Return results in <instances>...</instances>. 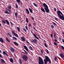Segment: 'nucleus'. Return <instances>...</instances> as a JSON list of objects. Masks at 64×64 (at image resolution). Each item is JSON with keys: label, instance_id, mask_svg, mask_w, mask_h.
I'll use <instances>...</instances> for the list:
<instances>
[{"label": "nucleus", "instance_id": "nucleus-1", "mask_svg": "<svg viewBox=\"0 0 64 64\" xmlns=\"http://www.w3.org/2000/svg\"><path fill=\"white\" fill-rule=\"evenodd\" d=\"M58 15L60 19L62 20H64V17L63 14L59 10L57 11Z\"/></svg>", "mask_w": 64, "mask_h": 64}, {"label": "nucleus", "instance_id": "nucleus-2", "mask_svg": "<svg viewBox=\"0 0 64 64\" xmlns=\"http://www.w3.org/2000/svg\"><path fill=\"white\" fill-rule=\"evenodd\" d=\"M45 59H44V63L45 64H47V62L49 61V63L51 64V62L50 59L48 57L46 56L45 57Z\"/></svg>", "mask_w": 64, "mask_h": 64}, {"label": "nucleus", "instance_id": "nucleus-3", "mask_svg": "<svg viewBox=\"0 0 64 64\" xmlns=\"http://www.w3.org/2000/svg\"><path fill=\"white\" fill-rule=\"evenodd\" d=\"M43 5L45 7L44 9L46 13H49V10L48 9V6L45 3H44L43 4Z\"/></svg>", "mask_w": 64, "mask_h": 64}, {"label": "nucleus", "instance_id": "nucleus-4", "mask_svg": "<svg viewBox=\"0 0 64 64\" xmlns=\"http://www.w3.org/2000/svg\"><path fill=\"white\" fill-rule=\"evenodd\" d=\"M38 64H44V62H43V59L41 58L40 56L39 57Z\"/></svg>", "mask_w": 64, "mask_h": 64}, {"label": "nucleus", "instance_id": "nucleus-5", "mask_svg": "<svg viewBox=\"0 0 64 64\" xmlns=\"http://www.w3.org/2000/svg\"><path fill=\"white\" fill-rule=\"evenodd\" d=\"M22 58L23 60H24V61H27V60H28V57L26 55H24L23 56H22Z\"/></svg>", "mask_w": 64, "mask_h": 64}, {"label": "nucleus", "instance_id": "nucleus-6", "mask_svg": "<svg viewBox=\"0 0 64 64\" xmlns=\"http://www.w3.org/2000/svg\"><path fill=\"white\" fill-rule=\"evenodd\" d=\"M5 13L7 14H10L11 13V11L8 9H6V11L5 12Z\"/></svg>", "mask_w": 64, "mask_h": 64}, {"label": "nucleus", "instance_id": "nucleus-7", "mask_svg": "<svg viewBox=\"0 0 64 64\" xmlns=\"http://www.w3.org/2000/svg\"><path fill=\"white\" fill-rule=\"evenodd\" d=\"M12 33L14 34V35L16 37H18V34H16L15 32H14V31H12Z\"/></svg>", "mask_w": 64, "mask_h": 64}, {"label": "nucleus", "instance_id": "nucleus-8", "mask_svg": "<svg viewBox=\"0 0 64 64\" xmlns=\"http://www.w3.org/2000/svg\"><path fill=\"white\" fill-rule=\"evenodd\" d=\"M10 50L12 51V53H14L15 51V49L12 47L10 48Z\"/></svg>", "mask_w": 64, "mask_h": 64}, {"label": "nucleus", "instance_id": "nucleus-9", "mask_svg": "<svg viewBox=\"0 0 64 64\" xmlns=\"http://www.w3.org/2000/svg\"><path fill=\"white\" fill-rule=\"evenodd\" d=\"M21 38L22 41H25V40H26L25 39V38L23 36L21 37Z\"/></svg>", "mask_w": 64, "mask_h": 64}, {"label": "nucleus", "instance_id": "nucleus-10", "mask_svg": "<svg viewBox=\"0 0 64 64\" xmlns=\"http://www.w3.org/2000/svg\"><path fill=\"white\" fill-rule=\"evenodd\" d=\"M33 35L34 36V37L35 38H36L37 39H38V40H39V38H38L37 37V36L36 35V34H33Z\"/></svg>", "mask_w": 64, "mask_h": 64}, {"label": "nucleus", "instance_id": "nucleus-11", "mask_svg": "<svg viewBox=\"0 0 64 64\" xmlns=\"http://www.w3.org/2000/svg\"><path fill=\"white\" fill-rule=\"evenodd\" d=\"M24 48L27 51H29V50H28V48H27V47L26 46H24Z\"/></svg>", "mask_w": 64, "mask_h": 64}, {"label": "nucleus", "instance_id": "nucleus-12", "mask_svg": "<svg viewBox=\"0 0 64 64\" xmlns=\"http://www.w3.org/2000/svg\"><path fill=\"white\" fill-rule=\"evenodd\" d=\"M24 52H25V53L24 52H22V53L25 54H26V55H27L28 54V52H26V50H24Z\"/></svg>", "mask_w": 64, "mask_h": 64}, {"label": "nucleus", "instance_id": "nucleus-13", "mask_svg": "<svg viewBox=\"0 0 64 64\" xmlns=\"http://www.w3.org/2000/svg\"><path fill=\"white\" fill-rule=\"evenodd\" d=\"M0 41L1 42H2V43L4 42V40H3L2 38H0Z\"/></svg>", "mask_w": 64, "mask_h": 64}, {"label": "nucleus", "instance_id": "nucleus-14", "mask_svg": "<svg viewBox=\"0 0 64 64\" xmlns=\"http://www.w3.org/2000/svg\"><path fill=\"white\" fill-rule=\"evenodd\" d=\"M1 62L2 63H4L5 62V61H4V60H3L2 59H1Z\"/></svg>", "mask_w": 64, "mask_h": 64}, {"label": "nucleus", "instance_id": "nucleus-15", "mask_svg": "<svg viewBox=\"0 0 64 64\" xmlns=\"http://www.w3.org/2000/svg\"><path fill=\"white\" fill-rule=\"evenodd\" d=\"M33 42L35 44L37 43V40L36 39H34V40H33Z\"/></svg>", "mask_w": 64, "mask_h": 64}, {"label": "nucleus", "instance_id": "nucleus-16", "mask_svg": "<svg viewBox=\"0 0 64 64\" xmlns=\"http://www.w3.org/2000/svg\"><path fill=\"white\" fill-rule=\"evenodd\" d=\"M10 62H11L12 63H13V62H14L12 58H10Z\"/></svg>", "mask_w": 64, "mask_h": 64}, {"label": "nucleus", "instance_id": "nucleus-17", "mask_svg": "<svg viewBox=\"0 0 64 64\" xmlns=\"http://www.w3.org/2000/svg\"><path fill=\"white\" fill-rule=\"evenodd\" d=\"M60 57H62V58H63L64 56V55L62 54H60Z\"/></svg>", "mask_w": 64, "mask_h": 64}, {"label": "nucleus", "instance_id": "nucleus-18", "mask_svg": "<svg viewBox=\"0 0 64 64\" xmlns=\"http://www.w3.org/2000/svg\"><path fill=\"white\" fill-rule=\"evenodd\" d=\"M14 44L16 45V46H18V43H17V42H14Z\"/></svg>", "mask_w": 64, "mask_h": 64}, {"label": "nucleus", "instance_id": "nucleus-19", "mask_svg": "<svg viewBox=\"0 0 64 64\" xmlns=\"http://www.w3.org/2000/svg\"><path fill=\"white\" fill-rule=\"evenodd\" d=\"M29 10L30 11V13H33V11H32V9H31L30 8H29Z\"/></svg>", "mask_w": 64, "mask_h": 64}, {"label": "nucleus", "instance_id": "nucleus-20", "mask_svg": "<svg viewBox=\"0 0 64 64\" xmlns=\"http://www.w3.org/2000/svg\"><path fill=\"white\" fill-rule=\"evenodd\" d=\"M6 23H7V24H8V25H9V21H8V20H6Z\"/></svg>", "mask_w": 64, "mask_h": 64}, {"label": "nucleus", "instance_id": "nucleus-21", "mask_svg": "<svg viewBox=\"0 0 64 64\" xmlns=\"http://www.w3.org/2000/svg\"><path fill=\"white\" fill-rule=\"evenodd\" d=\"M41 10H42V12H45V10H44V9L43 8H41Z\"/></svg>", "mask_w": 64, "mask_h": 64}, {"label": "nucleus", "instance_id": "nucleus-22", "mask_svg": "<svg viewBox=\"0 0 64 64\" xmlns=\"http://www.w3.org/2000/svg\"><path fill=\"white\" fill-rule=\"evenodd\" d=\"M26 11L27 12L28 14H30L29 11V10H28L27 9H26Z\"/></svg>", "mask_w": 64, "mask_h": 64}, {"label": "nucleus", "instance_id": "nucleus-23", "mask_svg": "<svg viewBox=\"0 0 64 64\" xmlns=\"http://www.w3.org/2000/svg\"><path fill=\"white\" fill-rule=\"evenodd\" d=\"M26 21L27 23H28L29 21H28V19L27 18H26Z\"/></svg>", "mask_w": 64, "mask_h": 64}, {"label": "nucleus", "instance_id": "nucleus-24", "mask_svg": "<svg viewBox=\"0 0 64 64\" xmlns=\"http://www.w3.org/2000/svg\"><path fill=\"white\" fill-rule=\"evenodd\" d=\"M56 33L55 32H54V35L53 37H54V38H55V37H56Z\"/></svg>", "mask_w": 64, "mask_h": 64}, {"label": "nucleus", "instance_id": "nucleus-25", "mask_svg": "<svg viewBox=\"0 0 64 64\" xmlns=\"http://www.w3.org/2000/svg\"><path fill=\"white\" fill-rule=\"evenodd\" d=\"M12 39H14V40H17V38H16V37H12Z\"/></svg>", "mask_w": 64, "mask_h": 64}, {"label": "nucleus", "instance_id": "nucleus-26", "mask_svg": "<svg viewBox=\"0 0 64 64\" xmlns=\"http://www.w3.org/2000/svg\"><path fill=\"white\" fill-rule=\"evenodd\" d=\"M7 34L10 37H12V35L11 34H10L9 33H8Z\"/></svg>", "mask_w": 64, "mask_h": 64}, {"label": "nucleus", "instance_id": "nucleus-27", "mask_svg": "<svg viewBox=\"0 0 64 64\" xmlns=\"http://www.w3.org/2000/svg\"><path fill=\"white\" fill-rule=\"evenodd\" d=\"M17 29L18 30V31L19 32L20 31V28H19V27H17Z\"/></svg>", "mask_w": 64, "mask_h": 64}, {"label": "nucleus", "instance_id": "nucleus-28", "mask_svg": "<svg viewBox=\"0 0 64 64\" xmlns=\"http://www.w3.org/2000/svg\"><path fill=\"white\" fill-rule=\"evenodd\" d=\"M19 60H20L19 61L20 63L21 64L22 63V60H21V59H19Z\"/></svg>", "mask_w": 64, "mask_h": 64}, {"label": "nucleus", "instance_id": "nucleus-29", "mask_svg": "<svg viewBox=\"0 0 64 64\" xmlns=\"http://www.w3.org/2000/svg\"><path fill=\"white\" fill-rule=\"evenodd\" d=\"M17 15H18V14H17V13H15V15L16 16V18H17Z\"/></svg>", "mask_w": 64, "mask_h": 64}, {"label": "nucleus", "instance_id": "nucleus-30", "mask_svg": "<svg viewBox=\"0 0 64 64\" xmlns=\"http://www.w3.org/2000/svg\"><path fill=\"white\" fill-rule=\"evenodd\" d=\"M2 22L3 23H4V24H6V22L4 20H2Z\"/></svg>", "mask_w": 64, "mask_h": 64}, {"label": "nucleus", "instance_id": "nucleus-31", "mask_svg": "<svg viewBox=\"0 0 64 64\" xmlns=\"http://www.w3.org/2000/svg\"><path fill=\"white\" fill-rule=\"evenodd\" d=\"M29 48L30 50H33L32 49V48L31 46H30Z\"/></svg>", "mask_w": 64, "mask_h": 64}, {"label": "nucleus", "instance_id": "nucleus-32", "mask_svg": "<svg viewBox=\"0 0 64 64\" xmlns=\"http://www.w3.org/2000/svg\"><path fill=\"white\" fill-rule=\"evenodd\" d=\"M16 1L18 3H20V0H16Z\"/></svg>", "mask_w": 64, "mask_h": 64}, {"label": "nucleus", "instance_id": "nucleus-33", "mask_svg": "<svg viewBox=\"0 0 64 64\" xmlns=\"http://www.w3.org/2000/svg\"><path fill=\"white\" fill-rule=\"evenodd\" d=\"M6 39L7 40V41H8V42H10V40H8V38L6 37Z\"/></svg>", "mask_w": 64, "mask_h": 64}, {"label": "nucleus", "instance_id": "nucleus-34", "mask_svg": "<svg viewBox=\"0 0 64 64\" xmlns=\"http://www.w3.org/2000/svg\"><path fill=\"white\" fill-rule=\"evenodd\" d=\"M33 4L35 6H36V7H37V4H35V3H33Z\"/></svg>", "mask_w": 64, "mask_h": 64}, {"label": "nucleus", "instance_id": "nucleus-35", "mask_svg": "<svg viewBox=\"0 0 64 64\" xmlns=\"http://www.w3.org/2000/svg\"><path fill=\"white\" fill-rule=\"evenodd\" d=\"M16 8H18V4H16Z\"/></svg>", "mask_w": 64, "mask_h": 64}, {"label": "nucleus", "instance_id": "nucleus-36", "mask_svg": "<svg viewBox=\"0 0 64 64\" xmlns=\"http://www.w3.org/2000/svg\"><path fill=\"white\" fill-rule=\"evenodd\" d=\"M51 27L52 29V28L53 29V28H54V26L52 25L51 26Z\"/></svg>", "mask_w": 64, "mask_h": 64}, {"label": "nucleus", "instance_id": "nucleus-37", "mask_svg": "<svg viewBox=\"0 0 64 64\" xmlns=\"http://www.w3.org/2000/svg\"><path fill=\"white\" fill-rule=\"evenodd\" d=\"M3 54L4 55H6V52L5 51L3 52Z\"/></svg>", "mask_w": 64, "mask_h": 64}, {"label": "nucleus", "instance_id": "nucleus-38", "mask_svg": "<svg viewBox=\"0 0 64 64\" xmlns=\"http://www.w3.org/2000/svg\"><path fill=\"white\" fill-rule=\"evenodd\" d=\"M23 29L24 31L25 32H27V30H25V29L24 28Z\"/></svg>", "mask_w": 64, "mask_h": 64}, {"label": "nucleus", "instance_id": "nucleus-39", "mask_svg": "<svg viewBox=\"0 0 64 64\" xmlns=\"http://www.w3.org/2000/svg\"><path fill=\"white\" fill-rule=\"evenodd\" d=\"M10 24H11V26L12 27V26L13 25V24L12 22H10Z\"/></svg>", "mask_w": 64, "mask_h": 64}, {"label": "nucleus", "instance_id": "nucleus-40", "mask_svg": "<svg viewBox=\"0 0 64 64\" xmlns=\"http://www.w3.org/2000/svg\"><path fill=\"white\" fill-rule=\"evenodd\" d=\"M36 31H37V30H36V28H35L32 27Z\"/></svg>", "mask_w": 64, "mask_h": 64}, {"label": "nucleus", "instance_id": "nucleus-41", "mask_svg": "<svg viewBox=\"0 0 64 64\" xmlns=\"http://www.w3.org/2000/svg\"><path fill=\"white\" fill-rule=\"evenodd\" d=\"M26 43H27V44H30L29 42L27 40H26Z\"/></svg>", "mask_w": 64, "mask_h": 64}, {"label": "nucleus", "instance_id": "nucleus-42", "mask_svg": "<svg viewBox=\"0 0 64 64\" xmlns=\"http://www.w3.org/2000/svg\"><path fill=\"white\" fill-rule=\"evenodd\" d=\"M8 8L9 9H11V6H8Z\"/></svg>", "mask_w": 64, "mask_h": 64}, {"label": "nucleus", "instance_id": "nucleus-43", "mask_svg": "<svg viewBox=\"0 0 64 64\" xmlns=\"http://www.w3.org/2000/svg\"><path fill=\"white\" fill-rule=\"evenodd\" d=\"M44 45L45 47H47V44H46V43H44Z\"/></svg>", "mask_w": 64, "mask_h": 64}, {"label": "nucleus", "instance_id": "nucleus-44", "mask_svg": "<svg viewBox=\"0 0 64 64\" xmlns=\"http://www.w3.org/2000/svg\"><path fill=\"white\" fill-rule=\"evenodd\" d=\"M25 28L26 30H28V27H27V26H26Z\"/></svg>", "mask_w": 64, "mask_h": 64}, {"label": "nucleus", "instance_id": "nucleus-45", "mask_svg": "<svg viewBox=\"0 0 64 64\" xmlns=\"http://www.w3.org/2000/svg\"><path fill=\"white\" fill-rule=\"evenodd\" d=\"M54 18L56 20V21H58V18H57L55 17H54Z\"/></svg>", "mask_w": 64, "mask_h": 64}, {"label": "nucleus", "instance_id": "nucleus-46", "mask_svg": "<svg viewBox=\"0 0 64 64\" xmlns=\"http://www.w3.org/2000/svg\"><path fill=\"white\" fill-rule=\"evenodd\" d=\"M52 23L54 25H56V23H55L54 22H52Z\"/></svg>", "mask_w": 64, "mask_h": 64}, {"label": "nucleus", "instance_id": "nucleus-47", "mask_svg": "<svg viewBox=\"0 0 64 64\" xmlns=\"http://www.w3.org/2000/svg\"><path fill=\"white\" fill-rule=\"evenodd\" d=\"M56 60H57V57L56 56H55L54 58V60L55 61H56Z\"/></svg>", "mask_w": 64, "mask_h": 64}, {"label": "nucleus", "instance_id": "nucleus-48", "mask_svg": "<svg viewBox=\"0 0 64 64\" xmlns=\"http://www.w3.org/2000/svg\"><path fill=\"white\" fill-rule=\"evenodd\" d=\"M41 52L42 54H43V50H41Z\"/></svg>", "mask_w": 64, "mask_h": 64}, {"label": "nucleus", "instance_id": "nucleus-49", "mask_svg": "<svg viewBox=\"0 0 64 64\" xmlns=\"http://www.w3.org/2000/svg\"><path fill=\"white\" fill-rule=\"evenodd\" d=\"M54 45H57V44L56 42H54Z\"/></svg>", "mask_w": 64, "mask_h": 64}, {"label": "nucleus", "instance_id": "nucleus-50", "mask_svg": "<svg viewBox=\"0 0 64 64\" xmlns=\"http://www.w3.org/2000/svg\"><path fill=\"white\" fill-rule=\"evenodd\" d=\"M46 50L47 51V53H48H48H49V52L48 51V50H47V49H46Z\"/></svg>", "mask_w": 64, "mask_h": 64}, {"label": "nucleus", "instance_id": "nucleus-51", "mask_svg": "<svg viewBox=\"0 0 64 64\" xmlns=\"http://www.w3.org/2000/svg\"><path fill=\"white\" fill-rule=\"evenodd\" d=\"M0 58H3V57H2V55H1V54H0Z\"/></svg>", "mask_w": 64, "mask_h": 64}, {"label": "nucleus", "instance_id": "nucleus-52", "mask_svg": "<svg viewBox=\"0 0 64 64\" xmlns=\"http://www.w3.org/2000/svg\"><path fill=\"white\" fill-rule=\"evenodd\" d=\"M62 47V49H64V47H63V46H61Z\"/></svg>", "mask_w": 64, "mask_h": 64}, {"label": "nucleus", "instance_id": "nucleus-53", "mask_svg": "<svg viewBox=\"0 0 64 64\" xmlns=\"http://www.w3.org/2000/svg\"><path fill=\"white\" fill-rule=\"evenodd\" d=\"M29 26L30 27H31V24H29Z\"/></svg>", "mask_w": 64, "mask_h": 64}, {"label": "nucleus", "instance_id": "nucleus-54", "mask_svg": "<svg viewBox=\"0 0 64 64\" xmlns=\"http://www.w3.org/2000/svg\"><path fill=\"white\" fill-rule=\"evenodd\" d=\"M54 11H56V8H55L54 9Z\"/></svg>", "mask_w": 64, "mask_h": 64}, {"label": "nucleus", "instance_id": "nucleus-55", "mask_svg": "<svg viewBox=\"0 0 64 64\" xmlns=\"http://www.w3.org/2000/svg\"><path fill=\"white\" fill-rule=\"evenodd\" d=\"M50 36L52 38H53V35H52V34H51Z\"/></svg>", "mask_w": 64, "mask_h": 64}, {"label": "nucleus", "instance_id": "nucleus-56", "mask_svg": "<svg viewBox=\"0 0 64 64\" xmlns=\"http://www.w3.org/2000/svg\"><path fill=\"white\" fill-rule=\"evenodd\" d=\"M54 41H55L56 42H57V40H56V39H55V40H54Z\"/></svg>", "mask_w": 64, "mask_h": 64}, {"label": "nucleus", "instance_id": "nucleus-57", "mask_svg": "<svg viewBox=\"0 0 64 64\" xmlns=\"http://www.w3.org/2000/svg\"><path fill=\"white\" fill-rule=\"evenodd\" d=\"M62 41L63 42V43H64V39H62Z\"/></svg>", "mask_w": 64, "mask_h": 64}, {"label": "nucleus", "instance_id": "nucleus-58", "mask_svg": "<svg viewBox=\"0 0 64 64\" xmlns=\"http://www.w3.org/2000/svg\"><path fill=\"white\" fill-rule=\"evenodd\" d=\"M6 56H8V54H6Z\"/></svg>", "mask_w": 64, "mask_h": 64}, {"label": "nucleus", "instance_id": "nucleus-59", "mask_svg": "<svg viewBox=\"0 0 64 64\" xmlns=\"http://www.w3.org/2000/svg\"><path fill=\"white\" fill-rule=\"evenodd\" d=\"M44 42L45 43H46V41H45V40H44Z\"/></svg>", "mask_w": 64, "mask_h": 64}, {"label": "nucleus", "instance_id": "nucleus-60", "mask_svg": "<svg viewBox=\"0 0 64 64\" xmlns=\"http://www.w3.org/2000/svg\"><path fill=\"white\" fill-rule=\"evenodd\" d=\"M0 53H2V52H1V50H0Z\"/></svg>", "mask_w": 64, "mask_h": 64}, {"label": "nucleus", "instance_id": "nucleus-61", "mask_svg": "<svg viewBox=\"0 0 64 64\" xmlns=\"http://www.w3.org/2000/svg\"><path fill=\"white\" fill-rule=\"evenodd\" d=\"M62 33L63 34H64V33L63 32H62Z\"/></svg>", "mask_w": 64, "mask_h": 64}, {"label": "nucleus", "instance_id": "nucleus-62", "mask_svg": "<svg viewBox=\"0 0 64 64\" xmlns=\"http://www.w3.org/2000/svg\"><path fill=\"white\" fill-rule=\"evenodd\" d=\"M31 33H33V32L32 31H31Z\"/></svg>", "mask_w": 64, "mask_h": 64}, {"label": "nucleus", "instance_id": "nucleus-63", "mask_svg": "<svg viewBox=\"0 0 64 64\" xmlns=\"http://www.w3.org/2000/svg\"><path fill=\"white\" fill-rule=\"evenodd\" d=\"M34 25H36V24H35V23H34Z\"/></svg>", "mask_w": 64, "mask_h": 64}, {"label": "nucleus", "instance_id": "nucleus-64", "mask_svg": "<svg viewBox=\"0 0 64 64\" xmlns=\"http://www.w3.org/2000/svg\"><path fill=\"white\" fill-rule=\"evenodd\" d=\"M1 26V24H0V26Z\"/></svg>", "mask_w": 64, "mask_h": 64}]
</instances>
